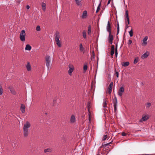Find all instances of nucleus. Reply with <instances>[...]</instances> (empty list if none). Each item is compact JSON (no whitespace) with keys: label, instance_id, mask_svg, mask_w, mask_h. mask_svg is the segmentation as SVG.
I'll use <instances>...</instances> for the list:
<instances>
[{"label":"nucleus","instance_id":"34","mask_svg":"<svg viewBox=\"0 0 155 155\" xmlns=\"http://www.w3.org/2000/svg\"><path fill=\"white\" fill-rule=\"evenodd\" d=\"M128 11L127 10H126L125 11V18H129V16L128 15Z\"/></svg>","mask_w":155,"mask_h":155},{"label":"nucleus","instance_id":"16","mask_svg":"<svg viewBox=\"0 0 155 155\" xmlns=\"http://www.w3.org/2000/svg\"><path fill=\"white\" fill-rule=\"evenodd\" d=\"M55 40H59L60 38V35L59 32L57 31L55 33Z\"/></svg>","mask_w":155,"mask_h":155},{"label":"nucleus","instance_id":"13","mask_svg":"<svg viewBox=\"0 0 155 155\" xmlns=\"http://www.w3.org/2000/svg\"><path fill=\"white\" fill-rule=\"evenodd\" d=\"M75 121V117L73 115H72L70 118V121L71 123H74Z\"/></svg>","mask_w":155,"mask_h":155},{"label":"nucleus","instance_id":"10","mask_svg":"<svg viewBox=\"0 0 155 155\" xmlns=\"http://www.w3.org/2000/svg\"><path fill=\"white\" fill-rule=\"evenodd\" d=\"M25 106L23 104H21L20 107V110L22 113L25 112Z\"/></svg>","mask_w":155,"mask_h":155},{"label":"nucleus","instance_id":"46","mask_svg":"<svg viewBox=\"0 0 155 155\" xmlns=\"http://www.w3.org/2000/svg\"><path fill=\"white\" fill-rule=\"evenodd\" d=\"M121 135L123 136H125L127 135V134L124 132H123L121 134Z\"/></svg>","mask_w":155,"mask_h":155},{"label":"nucleus","instance_id":"18","mask_svg":"<svg viewBox=\"0 0 155 155\" xmlns=\"http://www.w3.org/2000/svg\"><path fill=\"white\" fill-rule=\"evenodd\" d=\"M55 42H56V44L59 47H61V42L59 40H55Z\"/></svg>","mask_w":155,"mask_h":155},{"label":"nucleus","instance_id":"35","mask_svg":"<svg viewBox=\"0 0 155 155\" xmlns=\"http://www.w3.org/2000/svg\"><path fill=\"white\" fill-rule=\"evenodd\" d=\"M87 107L88 111H89L90 108H91V107L90 106V102H88L87 104Z\"/></svg>","mask_w":155,"mask_h":155},{"label":"nucleus","instance_id":"19","mask_svg":"<svg viewBox=\"0 0 155 155\" xmlns=\"http://www.w3.org/2000/svg\"><path fill=\"white\" fill-rule=\"evenodd\" d=\"M31 48V46L27 44L26 45L25 50H26L30 51Z\"/></svg>","mask_w":155,"mask_h":155},{"label":"nucleus","instance_id":"33","mask_svg":"<svg viewBox=\"0 0 155 155\" xmlns=\"http://www.w3.org/2000/svg\"><path fill=\"white\" fill-rule=\"evenodd\" d=\"M139 61V58L138 57L136 58L134 60V64H136Z\"/></svg>","mask_w":155,"mask_h":155},{"label":"nucleus","instance_id":"8","mask_svg":"<svg viewBox=\"0 0 155 155\" xmlns=\"http://www.w3.org/2000/svg\"><path fill=\"white\" fill-rule=\"evenodd\" d=\"M109 33V35L108 37V41L110 44H112L113 41V35H111V32Z\"/></svg>","mask_w":155,"mask_h":155},{"label":"nucleus","instance_id":"38","mask_svg":"<svg viewBox=\"0 0 155 155\" xmlns=\"http://www.w3.org/2000/svg\"><path fill=\"white\" fill-rule=\"evenodd\" d=\"M51 151V150L49 148H47L44 150V152L45 153L49 152Z\"/></svg>","mask_w":155,"mask_h":155},{"label":"nucleus","instance_id":"25","mask_svg":"<svg viewBox=\"0 0 155 155\" xmlns=\"http://www.w3.org/2000/svg\"><path fill=\"white\" fill-rule=\"evenodd\" d=\"M101 2H100V3L99 4L97 7V9L96 11V13H97L99 11V10L100 9V8H101Z\"/></svg>","mask_w":155,"mask_h":155},{"label":"nucleus","instance_id":"44","mask_svg":"<svg viewBox=\"0 0 155 155\" xmlns=\"http://www.w3.org/2000/svg\"><path fill=\"white\" fill-rule=\"evenodd\" d=\"M114 45H112L111 46V50L114 51Z\"/></svg>","mask_w":155,"mask_h":155},{"label":"nucleus","instance_id":"7","mask_svg":"<svg viewBox=\"0 0 155 155\" xmlns=\"http://www.w3.org/2000/svg\"><path fill=\"white\" fill-rule=\"evenodd\" d=\"M124 91V87H121L119 89L118 92V95L120 97L123 94V93Z\"/></svg>","mask_w":155,"mask_h":155},{"label":"nucleus","instance_id":"26","mask_svg":"<svg viewBox=\"0 0 155 155\" xmlns=\"http://www.w3.org/2000/svg\"><path fill=\"white\" fill-rule=\"evenodd\" d=\"M3 93V89L2 85L0 84V95H1Z\"/></svg>","mask_w":155,"mask_h":155},{"label":"nucleus","instance_id":"27","mask_svg":"<svg viewBox=\"0 0 155 155\" xmlns=\"http://www.w3.org/2000/svg\"><path fill=\"white\" fill-rule=\"evenodd\" d=\"M118 53H117V45H116V48L115 50V54L116 57H117V55Z\"/></svg>","mask_w":155,"mask_h":155},{"label":"nucleus","instance_id":"31","mask_svg":"<svg viewBox=\"0 0 155 155\" xmlns=\"http://www.w3.org/2000/svg\"><path fill=\"white\" fill-rule=\"evenodd\" d=\"M87 65H84V66L83 67V70H84V72H85L87 69Z\"/></svg>","mask_w":155,"mask_h":155},{"label":"nucleus","instance_id":"24","mask_svg":"<svg viewBox=\"0 0 155 155\" xmlns=\"http://www.w3.org/2000/svg\"><path fill=\"white\" fill-rule=\"evenodd\" d=\"M148 39V37L146 36H145L143 39V41L145 45H147V43L146 42V41Z\"/></svg>","mask_w":155,"mask_h":155},{"label":"nucleus","instance_id":"41","mask_svg":"<svg viewBox=\"0 0 155 155\" xmlns=\"http://www.w3.org/2000/svg\"><path fill=\"white\" fill-rule=\"evenodd\" d=\"M107 137V135H104V136L103 138L102 139V141L105 140Z\"/></svg>","mask_w":155,"mask_h":155},{"label":"nucleus","instance_id":"21","mask_svg":"<svg viewBox=\"0 0 155 155\" xmlns=\"http://www.w3.org/2000/svg\"><path fill=\"white\" fill-rule=\"evenodd\" d=\"M41 6L42 7V8L43 10L44 11H45L46 10V4L44 2H42V3Z\"/></svg>","mask_w":155,"mask_h":155},{"label":"nucleus","instance_id":"51","mask_svg":"<svg viewBox=\"0 0 155 155\" xmlns=\"http://www.w3.org/2000/svg\"><path fill=\"white\" fill-rule=\"evenodd\" d=\"M125 27H126V28L127 29V28H128L129 27V26H128V25L126 24Z\"/></svg>","mask_w":155,"mask_h":155},{"label":"nucleus","instance_id":"36","mask_svg":"<svg viewBox=\"0 0 155 155\" xmlns=\"http://www.w3.org/2000/svg\"><path fill=\"white\" fill-rule=\"evenodd\" d=\"M111 143V142H110L109 143H107L105 144L104 145H103V144H102V147L103 148H104V147H105L107 146L109 144H110Z\"/></svg>","mask_w":155,"mask_h":155},{"label":"nucleus","instance_id":"4","mask_svg":"<svg viewBox=\"0 0 155 155\" xmlns=\"http://www.w3.org/2000/svg\"><path fill=\"white\" fill-rule=\"evenodd\" d=\"M117 97L115 96L114 97V101H113V104H114V112L116 113L117 111Z\"/></svg>","mask_w":155,"mask_h":155},{"label":"nucleus","instance_id":"29","mask_svg":"<svg viewBox=\"0 0 155 155\" xmlns=\"http://www.w3.org/2000/svg\"><path fill=\"white\" fill-rule=\"evenodd\" d=\"M113 85V82H111L108 88H109V89H110L112 90Z\"/></svg>","mask_w":155,"mask_h":155},{"label":"nucleus","instance_id":"17","mask_svg":"<svg viewBox=\"0 0 155 155\" xmlns=\"http://www.w3.org/2000/svg\"><path fill=\"white\" fill-rule=\"evenodd\" d=\"M26 67L27 70L28 71H29L31 70V66L29 62H27V64L26 65Z\"/></svg>","mask_w":155,"mask_h":155},{"label":"nucleus","instance_id":"39","mask_svg":"<svg viewBox=\"0 0 155 155\" xmlns=\"http://www.w3.org/2000/svg\"><path fill=\"white\" fill-rule=\"evenodd\" d=\"M36 30L38 31H40L41 28H40V26L38 25L37 26L36 28Z\"/></svg>","mask_w":155,"mask_h":155},{"label":"nucleus","instance_id":"32","mask_svg":"<svg viewBox=\"0 0 155 155\" xmlns=\"http://www.w3.org/2000/svg\"><path fill=\"white\" fill-rule=\"evenodd\" d=\"M76 4L78 6H81V2L79 0L75 1Z\"/></svg>","mask_w":155,"mask_h":155},{"label":"nucleus","instance_id":"15","mask_svg":"<svg viewBox=\"0 0 155 155\" xmlns=\"http://www.w3.org/2000/svg\"><path fill=\"white\" fill-rule=\"evenodd\" d=\"M149 55V52L147 51L145 53H144L142 56V58H145L148 57Z\"/></svg>","mask_w":155,"mask_h":155},{"label":"nucleus","instance_id":"1","mask_svg":"<svg viewBox=\"0 0 155 155\" xmlns=\"http://www.w3.org/2000/svg\"><path fill=\"white\" fill-rule=\"evenodd\" d=\"M31 125L30 123L28 121L24 125L23 127V133L24 136L27 137L29 134L28 129L31 127Z\"/></svg>","mask_w":155,"mask_h":155},{"label":"nucleus","instance_id":"28","mask_svg":"<svg viewBox=\"0 0 155 155\" xmlns=\"http://www.w3.org/2000/svg\"><path fill=\"white\" fill-rule=\"evenodd\" d=\"M151 105V104L150 103V102L147 103L146 104V108H149Z\"/></svg>","mask_w":155,"mask_h":155},{"label":"nucleus","instance_id":"47","mask_svg":"<svg viewBox=\"0 0 155 155\" xmlns=\"http://www.w3.org/2000/svg\"><path fill=\"white\" fill-rule=\"evenodd\" d=\"M114 51L111 50V52H110L111 55L112 56H113L114 54Z\"/></svg>","mask_w":155,"mask_h":155},{"label":"nucleus","instance_id":"53","mask_svg":"<svg viewBox=\"0 0 155 155\" xmlns=\"http://www.w3.org/2000/svg\"><path fill=\"white\" fill-rule=\"evenodd\" d=\"M110 1H111V0H108V2H107V5L110 4Z\"/></svg>","mask_w":155,"mask_h":155},{"label":"nucleus","instance_id":"30","mask_svg":"<svg viewBox=\"0 0 155 155\" xmlns=\"http://www.w3.org/2000/svg\"><path fill=\"white\" fill-rule=\"evenodd\" d=\"M83 36L84 38H86V33L85 31H84L83 32Z\"/></svg>","mask_w":155,"mask_h":155},{"label":"nucleus","instance_id":"6","mask_svg":"<svg viewBox=\"0 0 155 155\" xmlns=\"http://www.w3.org/2000/svg\"><path fill=\"white\" fill-rule=\"evenodd\" d=\"M68 67L69 69L68 71V73L69 75H71L72 74V73L74 69V68L73 66L71 64H69Z\"/></svg>","mask_w":155,"mask_h":155},{"label":"nucleus","instance_id":"5","mask_svg":"<svg viewBox=\"0 0 155 155\" xmlns=\"http://www.w3.org/2000/svg\"><path fill=\"white\" fill-rule=\"evenodd\" d=\"M149 118V115L147 114L146 115H143L142 118L140 120V122H142L143 121H145Z\"/></svg>","mask_w":155,"mask_h":155},{"label":"nucleus","instance_id":"45","mask_svg":"<svg viewBox=\"0 0 155 155\" xmlns=\"http://www.w3.org/2000/svg\"><path fill=\"white\" fill-rule=\"evenodd\" d=\"M125 19H126L127 22H128L129 24H130L129 18H126Z\"/></svg>","mask_w":155,"mask_h":155},{"label":"nucleus","instance_id":"23","mask_svg":"<svg viewBox=\"0 0 155 155\" xmlns=\"http://www.w3.org/2000/svg\"><path fill=\"white\" fill-rule=\"evenodd\" d=\"M103 106L104 108H106L107 107V105L106 101L105 98L104 99V102L103 103Z\"/></svg>","mask_w":155,"mask_h":155},{"label":"nucleus","instance_id":"11","mask_svg":"<svg viewBox=\"0 0 155 155\" xmlns=\"http://www.w3.org/2000/svg\"><path fill=\"white\" fill-rule=\"evenodd\" d=\"M87 12L86 11H84L83 12L81 18L82 19H84L87 18Z\"/></svg>","mask_w":155,"mask_h":155},{"label":"nucleus","instance_id":"40","mask_svg":"<svg viewBox=\"0 0 155 155\" xmlns=\"http://www.w3.org/2000/svg\"><path fill=\"white\" fill-rule=\"evenodd\" d=\"M119 32V26L118 23L117 25V35H118Z\"/></svg>","mask_w":155,"mask_h":155},{"label":"nucleus","instance_id":"14","mask_svg":"<svg viewBox=\"0 0 155 155\" xmlns=\"http://www.w3.org/2000/svg\"><path fill=\"white\" fill-rule=\"evenodd\" d=\"M79 50L80 51L83 52L84 53L85 52L84 48L83 47L82 43H81L79 45Z\"/></svg>","mask_w":155,"mask_h":155},{"label":"nucleus","instance_id":"20","mask_svg":"<svg viewBox=\"0 0 155 155\" xmlns=\"http://www.w3.org/2000/svg\"><path fill=\"white\" fill-rule=\"evenodd\" d=\"M91 25H89L88 27L87 34L88 35H91Z\"/></svg>","mask_w":155,"mask_h":155},{"label":"nucleus","instance_id":"22","mask_svg":"<svg viewBox=\"0 0 155 155\" xmlns=\"http://www.w3.org/2000/svg\"><path fill=\"white\" fill-rule=\"evenodd\" d=\"M122 65L124 67L128 66L129 64V62L128 61L124 62L122 64Z\"/></svg>","mask_w":155,"mask_h":155},{"label":"nucleus","instance_id":"50","mask_svg":"<svg viewBox=\"0 0 155 155\" xmlns=\"http://www.w3.org/2000/svg\"><path fill=\"white\" fill-rule=\"evenodd\" d=\"M125 24H126V25H129L130 24H129L128 23V22H127L126 19H125Z\"/></svg>","mask_w":155,"mask_h":155},{"label":"nucleus","instance_id":"43","mask_svg":"<svg viewBox=\"0 0 155 155\" xmlns=\"http://www.w3.org/2000/svg\"><path fill=\"white\" fill-rule=\"evenodd\" d=\"M132 41L130 40H129L128 42V44L129 46H130L132 43Z\"/></svg>","mask_w":155,"mask_h":155},{"label":"nucleus","instance_id":"37","mask_svg":"<svg viewBox=\"0 0 155 155\" xmlns=\"http://www.w3.org/2000/svg\"><path fill=\"white\" fill-rule=\"evenodd\" d=\"M130 37H132L133 36V32L132 29H131V30L129 32Z\"/></svg>","mask_w":155,"mask_h":155},{"label":"nucleus","instance_id":"42","mask_svg":"<svg viewBox=\"0 0 155 155\" xmlns=\"http://www.w3.org/2000/svg\"><path fill=\"white\" fill-rule=\"evenodd\" d=\"M112 90L110 89H109V88H107V92L109 93V94H111Z\"/></svg>","mask_w":155,"mask_h":155},{"label":"nucleus","instance_id":"9","mask_svg":"<svg viewBox=\"0 0 155 155\" xmlns=\"http://www.w3.org/2000/svg\"><path fill=\"white\" fill-rule=\"evenodd\" d=\"M106 29L108 32H111V27L110 26V24L109 21L107 22V24L106 27Z\"/></svg>","mask_w":155,"mask_h":155},{"label":"nucleus","instance_id":"2","mask_svg":"<svg viewBox=\"0 0 155 155\" xmlns=\"http://www.w3.org/2000/svg\"><path fill=\"white\" fill-rule=\"evenodd\" d=\"M46 64L48 69H49L51 67L52 63L51 62L49 56H46L45 58Z\"/></svg>","mask_w":155,"mask_h":155},{"label":"nucleus","instance_id":"12","mask_svg":"<svg viewBox=\"0 0 155 155\" xmlns=\"http://www.w3.org/2000/svg\"><path fill=\"white\" fill-rule=\"evenodd\" d=\"M10 91L13 94L15 95L16 94V92L15 91L14 89L11 86H10L9 88Z\"/></svg>","mask_w":155,"mask_h":155},{"label":"nucleus","instance_id":"49","mask_svg":"<svg viewBox=\"0 0 155 155\" xmlns=\"http://www.w3.org/2000/svg\"><path fill=\"white\" fill-rule=\"evenodd\" d=\"M30 8V6L29 5H27V6L26 7V8L27 9H29Z\"/></svg>","mask_w":155,"mask_h":155},{"label":"nucleus","instance_id":"48","mask_svg":"<svg viewBox=\"0 0 155 155\" xmlns=\"http://www.w3.org/2000/svg\"><path fill=\"white\" fill-rule=\"evenodd\" d=\"M115 74H116V76L117 77V78H118V76H119V73L118 72H116V73H115Z\"/></svg>","mask_w":155,"mask_h":155},{"label":"nucleus","instance_id":"52","mask_svg":"<svg viewBox=\"0 0 155 155\" xmlns=\"http://www.w3.org/2000/svg\"><path fill=\"white\" fill-rule=\"evenodd\" d=\"M89 121L90 122L91 121V118H90V115H89Z\"/></svg>","mask_w":155,"mask_h":155},{"label":"nucleus","instance_id":"3","mask_svg":"<svg viewBox=\"0 0 155 155\" xmlns=\"http://www.w3.org/2000/svg\"><path fill=\"white\" fill-rule=\"evenodd\" d=\"M26 33L25 30H22L20 32V40L23 42H24L25 40V36Z\"/></svg>","mask_w":155,"mask_h":155}]
</instances>
